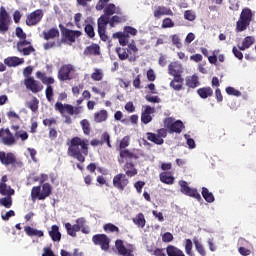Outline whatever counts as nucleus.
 Here are the masks:
<instances>
[{"label":"nucleus","mask_w":256,"mask_h":256,"mask_svg":"<svg viewBox=\"0 0 256 256\" xmlns=\"http://www.w3.org/2000/svg\"><path fill=\"white\" fill-rule=\"evenodd\" d=\"M166 254L168 256H185V252H183V250L173 245H168L166 247Z\"/></svg>","instance_id":"obj_34"},{"label":"nucleus","mask_w":256,"mask_h":256,"mask_svg":"<svg viewBox=\"0 0 256 256\" xmlns=\"http://www.w3.org/2000/svg\"><path fill=\"white\" fill-rule=\"evenodd\" d=\"M80 125L82 127L84 135H91V123L87 119H83L80 121Z\"/></svg>","instance_id":"obj_48"},{"label":"nucleus","mask_w":256,"mask_h":256,"mask_svg":"<svg viewBox=\"0 0 256 256\" xmlns=\"http://www.w3.org/2000/svg\"><path fill=\"white\" fill-rule=\"evenodd\" d=\"M129 145H131V137L124 136L120 140V144H119V147L117 148V151H124V149H127V147H129Z\"/></svg>","instance_id":"obj_47"},{"label":"nucleus","mask_w":256,"mask_h":256,"mask_svg":"<svg viewBox=\"0 0 256 256\" xmlns=\"http://www.w3.org/2000/svg\"><path fill=\"white\" fill-rule=\"evenodd\" d=\"M160 181L165 183V185H173L175 183V177H173L168 172H162L159 174Z\"/></svg>","instance_id":"obj_38"},{"label":"nucleus","mask_w":256,"mask_h":256,"mask_svg":"<svg viewBox=\"0 0 256 256\" xmlns=\"http://www.w3.org/2000/svg\"><path fill=\"white\" fill-rule=\"evenodd\" d=\"M84 31L90 39H93V37H95V28L93 27V25L87 24L84 28Z\"/></svg>","instance_id":"obj_57"},{"label":"nucleus","mask_w":256,"mask_h":256,"mask_svg":"<svg viewBox=\"0 0 256 256\" xmlns=\"http://www.w3.org/2000/svg\"><path fill=\"white\" fill-rule=\"evenodd\" d=\"M185 82L186 86L188 87V91L189 89H197V87L201 85V83L199 82V76H197V74L186 77Z\"/></svg>","instance_id":"obj_24"},{"label":"nucleus","mask_w":256,"mask_h":256,"mask_svg":"<svg viewBox=\"0 0 256 256\" xmlns=\"http://www.w3.org/2000/svg\"><path fill=\"white\" fill-rule=\"evenodd\" d=\"M45 95H46L47 101L51 103V101H53V96H54L53 86H46Z\"/></svg>","instance_id":"obj_58"},{"label":"nucleus","mask_w":256,"mask_h":256,"mask_svg":"<svg viewBox=\"0 0 256 256\" xmlns=\"http://www.w3.org/2000/svg\"><path fill=\"white\" fill-rule=\"evenodd\" d=\"M0 141L3 145H7V147H11V145H15V136L11 133L9 128L0 129Z\"/></svg>","instance_id":"obj_16"},{"label":"nucleus","mask_w":256,"mask_h":256,"mask_svg":"<svg viewBox=\"0 0 256 256\" xmlns=\"http://www.w3.org/2000/svg\"><path fill=\"white\" fill-rule=\"evenodd\" d=\"M31 199L32 201H36L38 199L41 201V186H34L31 190Z\"/></svg>","instance_id":"obj_52"},{"label":"nucleus","mask_w":256,"mask_h":256,"mask_svg":"<svg viewBox=\"0 0 256 256\" xmlns=\"http://www.w3.org/2000/svg\"><path fill=\"white\" fill-rule=\"evenodd\" d=\"M168 75L171 77H183V65L179 62H171L168 65Z\"/></svg>","instance_id":"obj_17"},{"label":"nucleus","mask_w":256,"mask_h":256,"mask_svg":"<svg viewBox=\"0 0 256 256\" xmlns=\"http://www.w3.org/2000/svg\"><path fill=\"white\" fill-rule=\"evenodd\" d=\"M195 249L197 251V253H199V255L201 256H207V251H205V247L203 246V244H201V242L197 239L193 240Z\"/></svg>","instance_id":"obj_51"},{"label":"nucleus","mask_w":256,"mask_h":256,"mask_svg":"<svg viewBox=\"0 0 256 256\" xmlns=\"http://www.w3.org/2000/svg\"><path fill=\"white\" fill-rule=\"evenodd\" d=\"M61 256H83V252H80L79 248H75L71 253H69L67 250H61L60 251Z\"/></svg>","instance_id":"obj_54"},{"label":"nucleus","mask_w":256,"mask_h":256,"mask_svg":"<svg viewBox=\"0 0 256 256\" xmlns=\"http://www.w3.org/2000/svg\"><path fill=\"white\" fill-rule=\"evenodd\" d=\"M124 170L127 177H135V175L138 173L135 164L132 162H126L124 165Z\"/></svg>","instance_id":"obj_36"},{"label":"nucleus","mask_w":256,"mask_h":256,"mask_svg":"<svg viewBox=\"0 0 256 256\" xmlns=\"http://www.w3.org/2000/svg\"><path fill=\"white\" fill-rule=\"evenodd\" d=\"M75 71V67L71 64H65L62 65L58 71V79L59 81H71L73 79V76H71V73Z\"/></svg>","instance_id":"obj_15"},{"label":"nucleus","mask_w":256,"mask_h":256,"mask_svg":"<svg viewBox=\"0 0 256 256\" xmlns=\"http://www.w3.org/2000/svg\"><path fill=\"white\" fill-rule=\"evenodd\" d=\"M55 111H58L60 115H65L67 113L68 115H79L81 113V107H73L71 104H63L61 102H56L54 105Z\"/></svg>","instance_id":"obj_8"},{"label":"nucleus","mask_w":256,"mask_h":256,"mask_svg":"<svg viewBox=\"0 0 256 256\" xmlns=\"http://www.w3.org/2000/svg\"><path fill=\"white\" fill-rule=\"evenodd\" d=\"M59 29L62 33L61 41H50L43 44L44 51H49V49H53L55 47H61L63 43H67L68 45H73L81 35H83V32L79 30H71L67 27H64L63 24H59Z\"/></svg>","instance_id":"obj_2"},{"label":"nucleus","mask_w":256,"mask_h":256,"mask_svg":"<svg viewBox=\"0 0 256 256\" xmlns=\"http://www.w3.org/2000/svg\"><path fill=\"white\" fill-rule=\"evenodd\" d=\"M24 231L28 237H43L44 233L41 230H37L31 226H25Z\"/></svg>","instance_id":"obj_37"},{"label":"nucleus","mask_w":256,"mask_h":256,"mask_svg":"<svg viewBox=\"0 0 256 256\" xmlns=\"http://www.w3.org/2000/svg\"><path fill=\"white\" fill-rule=\"evenodd\" d=\"M197 94L201 99H209V97H213V88L209 86L199 88Z\"/></svg>","instance_id":"obj_31"},{"label":"nucleus","mask_w":256,"mask_h":256,"mask_svg":"<svg viewBox=\"0 0 256 256\" xmlns=\"http://www.w3.org/2000/svg\"><path fill=\"white\" fill-rule=\"evenodd\" d=\"M49 237H51L52 241L59 242L61 241V232H59L58 225H52L51 230L48 231Z\"/></svg>","instance_id":"obj_33"},{"label":"nucleus","mask_w":256,"mask_h":256,"mask_svg":"<svg viewBox=\"0 0 256 256\" xmlns=\"http://www.w3.org/2000/svg\"><path fill=\"white\" fill-rule=\"evenodd\" d=\"M164 127L168 129V133H181L185 129L183 121L176 120L173 117H168L164 120Z\"/></svg>","instance_id":"obj_9"},{"label":"nucleus","mask_w":256,"mask_h":256,"mask_svg":"<svg viewBox=\"0 0 256 256\" xmlns=\"http://www.w3.org/2000/svg\"><path fill=\"white\" fill-rule=\"evenodd\" d=\"M128 54L130 55L129 61H137V53H139V48H137V44H135V41L132 40L130 44H128Z\"/></svg>","instance_id":"obj_28"},{"label":"nucleus","mask_w":256,"mask_h":256,"mask_svg":"<svg viewBox=\"0 0 256 256\" xmlns=\"http://www.w3.org/2000/svg\"><path fill=\"white\" fill-rule=\"evenodd\" d=\"M104 231L109 233H119V227H117L115 224L107 223L103 227Z\"/></svg>","instance_id":"obj_53"},{"label":"nucleus","mask_w":256,"mask_h":256,"mask_svg":"<svg viewBox=\"0 0 256 256\" xmlns=\"http://www.w3.org/2000/svg\"><path fill=\"white\" fill-rule=\"evenodd\" d=\"M163 15H169L170 17H173V10L171 8H167L165 6H159L155 11H154V17L156 19H161Z\"/></svg>","instance_id":"obj_26"},{"label":"nucleus","mask_w":256,"mask_h":256,"mask_svg":"<svg viewBox=\"0 0 256 256\" xmlns=\"http://www.w3.org/2000/svg\"><path fill=\"white\" fill-rule=\"evenodd\" d=\"M65 229L67 233L70 235V237H77L78 231H81L79 229V226H77V224L71 225V223H66Z\"/></svg>","instance_id":"obj_43"},{"label":"nucleus","mask_w":256,"mask_h":256,"mask_svg":"<svg viewBox=\"0 0 256 256\" xmlns=\"http://www.w3.org/2000/svg\"><path fill=\"white\" fill-rule=\"evenodd\" d=\"M226 93L227 95H233L234 97H241V91L231 86L226 87Z\"/></svg>","instance_id":"obj_60"},{"label":"nucleus","mask_w":256,"mask_h":256,"mask_svg":"<svg viewBox=\"0 0 256 256\" xmlns=\"http://www.w3.org/2000/svg\"><path fill=\"white\" fill-rule=\"evenodd\" d=\"M102 10H103L104 14H102L97 20L102 23H107V20L110 17H113V15H121V8L115 6V4H113V3H110V4L106 3V5L104 6V8Z\"/></svg>","instance_id":"obj_7"},{"label":"nucleus","mask_w":256,"mask_h":256,"mask_svg":"<svg viewBox=\"0 0 256 256\" xmlns=\"http://www.w3.org/2000/svg\"><path fill=\"white\" fill-rule=\"evenodd\" d=\"M13 24V19L11 18V14L7 12V9L4 6L0 7V33L5 35L9 28Z\"/></svg>","instance_id":"obj_6"},{"label":"nucleus","mask_w":256,"mask_h":256,"mask_svg":"<svg viewBox=\"0 0 256 256\" xmlns=\"http://www.w3.org/2000/svg\"><path fill=\"white\" fill-rule=\"evenodd\" d=\"M13 195H6V197L0 199V205L6 209H11L13 207Z\"/></svg>","instance_id":"obj_44"},{"label":"nucleus","mask_w":256,"mask_h":256,"mask_svg":"<svg viewBox=\"0 0 256 256\" xmlns=\"http://www.w3.org/2000/svg\"><path fill=\"white\" fill-rule=\"evenodd\" d=\"M202 197L207 203H213L215 201V196H213V193L209 192V189L205 187L202 188Z\"/></svg>","instance_id":"obj_46"},{"label":"nucleus","mask_w":256,"mask_h":256,"mask_svg":"<svg viewBox=\"0 0 256 256\" xmlns=\"http://www.w3.org/2000/svg\"><path fill=\"white\" fill-rule=\"evenodd\" d=\"M153 113H155V108L151 106H146L144 111H142L141 113V122L144 125H149V123L153 121V117L151 116L153 115Z\"/></svg>","instance_id":"obj_20"},{"label":"nucleus","mask_w":256,"mask_h":256,"mask_svg":"<svg viewBox=\"0 0 256 256\" xmlns=\"http://www.w3.org/2000/svg\"><path fill=\"white\" fill-rule=\"evenodd\" d=\"M116 53L120 59V61H125L126 59H130V54L127 49L118 47L116 48Z\"/></svg>","instance_id":"obj_45"},{"label":"nucleus","mask_w":256,"mask_h":256,"mask_svg":"<svg viewBox=\"0 0 256 256\" xmlns=\"http://www.w3.org/2000/svg\"><path fill=\"white\" fill-rule=\"evenodd\" d=\"M107 119H109V113L107 112V110H100V111L94 113L95 123H103Z\"/></svg>","instance_id":"obj_35"},{"label":"nucleus","mask_w":256,"mask_h":256,"mask_svg":"<svg viewBox=\"0 0 256 256\" xmlns=\"http://www.w3.org/2000/svg\"><path fill=\"white\" fill-rule=\"evenodd\" d=\"M15 137L21 139V141H27L29 139V134L24 130H20L16 131Z\"/></svg>","instance_id":"obj_61"},{"label":"nucleus","mask_w":256,"mask_h":256,"mask_svg":"<svg viewBox=\"0 0 256 256\" xmlns=\"http://www.w3.org/2000/svg\"><path fill=\"white\" fill-rule=\"evenodd\" d=\"M251 21H253V11L250 8L242 9L240 17L236 22V33H243V31H247V27L251 25Z\"/></svg>","instance_id":"obj_4"},{"label":"nucleus","mask_w":256,"mask_h":256,"mask_svg":"<svg viewBox=\"0 0 256 256\" xmlns=\"http://www.w3.org/2000/svg\"><path fill=\"white\" fill-rule=\"evenodd\" d=\"M131 159H139V154L135 152H131L129 149H124L119 151V157H118V163L122 165V163H125V160H131Z\"/></svg>","instance_id":"obj_18"},{"label":"nucleus","mask_w":256,"mask_h":256,"mask_svg":"<svg viewBox=\"0 0 256 256\" xmlns=\"http://www.w3.org/2000/svg\"><path fill=\"white\" fill-rule=\"evenodd\" d=\"M42 35H43V39L45 41H48V43L51 41V39H59V29L53 27V28H50L48 29L47 31H43L42 32Z\"/></svg>","instance_id":"obj_23"},{"label":"nucleus","mask_w":256,"mask_h":256,"mask_svg":"<svg viewBox=\"0 0 256 256\" xmlns=\"http://www.w3.org/2000/svg\"><path fill=\"white\" fill-rule=\"evenodd\" d=\"M37 79H40V81L43 83V85H46L47 87H51L55 83V78L53 77H46L45 73L41 71L36 72Z\"/></svg>","instance_id":"obj_29"},{"label":"nucleus","mask_w":256,"mask_h":256,"mask_svg":"<svg viewBox=\"0 0 256 256\" xmlns=\"http://www.w3.org/2000/svg\"><path fill=\"white\" fill-rule=\"evenodd\" d=\"M112 183L113 187L118 189V191H125V187L129 185V178H127L126 174L119 173L113 177Z\"/></svg>","instance_id":"obj_14"},{"label":"nucleus","mask_w":256,"mask_h":256,"mask_svg":"<svg viewBox=\"0 0 256 256\" xmlns=\"http://www.w3.org/2000/svg\"><path fill=\"white\" fill-rule=\"evenodd\" d=\"M219 51L220 50H214L212 52V56L208 57V61L211 63V65H217V55H219Z\"/></svg>","instance_id":"obj_63"},{"label":"nucleus","mask_w":256,"mask_h":256,"mask_svg":"<svg viewBox=\"0 0 256 256\" xmlns=\"http://www.w3.org/2000/svg\"><path fill=\"white\" fill-rule=\"evenodd\" d=\"M148 141H151L152 143H155V145H163L165 143V140L163 138L159 137L158 134L148 132L146 134Z\"/></svg>","instance_id":"obj_41"},{"label":"nucleus","mask_w":256,"mask_h":256,"mask_svg":"<svg viewBox=\"0 0 256 256\" xmlns=\"http://www.w3.org/2000/svg\"><path fill=\"white\" fill-rule=\"evenodd\" d=\"M84 55H101V47L99 44L93 43L85 48Z\"/></svg>","instance_id":"obj_30"},{"label":"nucleus","mask_w":256,"mask_h":256,"mask_svg":"<svg viewBox=\"0 0 256 256\" xmlns=\"http://www.w3.org/2000/svg\"><path fill=\"white\" fill-rule=\"evenodd\" d=\"M124 33L126 35H132V37H135V35H137V29H135L132 26H125L124 27Z\"/></svg>","instance_id":"obj_64"},{"label":"nucleus","mask_w":256,"mask_h":256,"mask_svg":"<svg viewBox=\"0 0 256 256\" xmlns=\"http://www.w3.org/2000/svg\"><path fill=\"white\" fill-rule=\"evenodd\" d=\"M184 249H185V253L188 256H193V241H191V239H185L184 240Z\"/></svg>","instance_id":"obj_50"},{"label":"nucleus","mask_w":256,"mask_h":256,"mask_svg":"<svg viewBox=\"0 0 256 256\" xmlns=\"http://www.w3.org/2000/svg\"><path fill=\"white\" fill-rule=\"evenodd\" d=\"M23 63H25V59L17 56H10L4 59V65H6V67H19V65H23Z\"/></svg>","instance_id":"obj_22"},{"label":"nucleus","mask_w":256,"mask_h":256,"mask_svg":"<svg viewBox=\"0 0 256 256\" xmlns=\"http://www.w3.org/2000/svg\"><path fill=\"white\" fill-rule=\"evenodd\" d=\"M0 195H15V190L7 184H0Z\"/></svg>","instance_id":"obj_49"},{"label":"nucleus","mask_w":256,"mask_h":256,"mask_svg":"<svg viewBox=\"0 0 256 256\" xmlns=\"http://www.w3.org/2000/svg\"><path fill=\"white\" fill-rule=\"evenodd\" d=\"M92 243H94V245H99L102 251H109L111 239H109L107 234H95L92 237Z\"/></svg>","instance_id":"obj_12"},{"label":"nucleus","mask_w":256,"mask_h":256,"mask_svg":"<svg viewBox=\"0 0 256 256\" xmlns=\"http://www.w3.org/2000/svg\"><path fill=\"white\" fill-rule=\"evenodd\" d=\"M129 35H127L125 32H116L113 34V39H118L120 45H122V47L127 46V44L129 43Z\"/></svg>","instance_id":"obj_32"},{"label":"nucleus","mask_w":256,"mask_h":256,"mask_svg":"<svg viewBox=\"0 0 256 256\" xmlns=\"http://www.w3.org/2000/svg\"><path fill=\"white\" fill-rule=\"evenodd\" d=\"M97 25H98V35L101 39V41H109V36H107V23L106 22H101L97 20Z\"/></svg>","instance_id":"obj_25"},{"label":"nucleus","mask_w":256,"mask_h":256,"mask_svg":"<svg viewBox=\"0 0 256 256\" xmlns=\"http://www.w3.org/2000/svg\"><path fill=\"white\" fill-rule=\"evenodd\" d=\"M171 27H175V22L171 18H165L162 22V28L169 29Z\"/></svg>","instance_id":"obj_62"},{"label":"nucleus","mask_w":256,"mask_h":256,"mask_svg":"<svg viewBox=\"0 0 256 256\" xmlns=\"http://www.w3.org/2000/svg\"><path fill=\"white\" fill-rule=\"evenodd\" d=\"M253 43H255V38L252 36H246L243 39L241 46H239L240 51H246V49H249Z\"/></svg>","instance_id":"obj_42"},{"label":"nucleus","mask_w":256,"mask_h":256,"mask_svg":"<svg viewBox=\"0 0 256 256\" xmlns=\"http://www.w3.org/2000/svg\"><path fill=\"white\" fill-rule=\"evenodd\" d=\"M179 185L181 187L180 191L181 193H183V195L193 197L194 199H197V201H203V198L201 197V194H199L197 189L189 187V184H187L186 181H180Z\"/></svg>","instance_id":"obj_11"},{"label":"nucleus","mask_w":256,"mask_h":256,"mask_svg":"<svg viewBox=\"0 0 256 256\" xmlns=\"http://www.w3.org/2000/svg\"><path fill=\"white\" fill-rule=\"evenodd\" d=\"M24 85L28 91L31 93H41L43 91V84L34 77H28L24 79Z\"/></svg>","instance_id":"obj_13"},{"label":"nucleus","mask_w":256,"mask_h":256,"mask_svg":"<svg viewBox=\"0 0 256 256\" xmlns=\"http://www.w3.org/2000/svg\"><path fill=\"white\" fill-rule=\"evenodd\" d=\"M68 145V157H72V159H76L79 163H83L87 155H89V140L83 139L79 136L73 137Z\"/></svg>","instance_id":"obj_1"},{"label":"nucleus","mask_w":256,"mask_h":256,"mask_svg":"<svg viewBox=\"0 0 256 256\" xmlns=\"http://www.w3.org/2000/svg\"><path fill=\"white\" fill-rule=\"evenodd\" d=\"M53 191V188H51V184L49 183H44L42 185V192L40 195V201H45V199H47V197H49V195H51Z\"/></svg>","instance_id":"obj_39"},{"label":"nucleus","mask_w":256,"mask_h":256,"mask_svg":"<svg viewBox=\"0 0 256 256\" xmlns=\"http://www.w3.org/2000/svg\"><path fill=\"white\" fill-rule=\"evenodd\" d=\"M0 163L5 165V167H9L10 165L14 168L23 167V162L21 160H17V156L15 153L5 151H0Z\"/></svg>","instance_id":"obj_5"},{"label":"nucleus","mask_w":256,"mask_h":256,"mask_svg":"<svg viewBox=\"0 0 256 256\" xmlns=\"http://www.w3.org/2000/svg\"><path fill=\"white\" fill-rule=\"evenodd\" d=\"M45 12L42 9H36L30 14L26 16V25L28 27H35V25H39L43 20Z\"/></svg>","instance_id":"obj_10"},{"label":"nucleus","mask_w":256,"mask_h":256,"mask_svg":"<svg viewBox=\"0 0 256 256\" xmlns=\"http://www.w3.org/2000/svg\"><path fill=\"white\" fill-rule=\"evenodd\" d=\"M134 225H137L140 227V229H143L147 223V220H145V215L143 213H138L135 218L132 219Z\"/></svg>","instance_id":"obj_40"},{"label":"nucleus","mask_w":256,"mask_h":256,"mask_svg":"<svg viewBox=\"0 0 256 256\" xmlns=\"http://www.w3.org/2000/svg\"><path fill=\"white\" fill-rule=\"evenodd\" d=\"M91 79L93 81H102L103 80V72L100 69H95L94 72L91 74Z\"/></svg>","instance_id":"obj_56"},{"label":"nucleus","mask_w":256,"mask_h":256,"mask_svg":"<svg viewBox=\"0 0 256 256\" xmlns=\"http://www.w3.org/2000/svg\"><path fill=\"white\" fill-rule=\"evenodd\" d=\"M15 35L20 39L16 44L18 53H21L25 57L31 55V53H35V48L31 45V41L27 40V33L23 31V28L16 27Z\"/></svg>","instance_id":"obj_3"},{"label":"nucleus","mask_w":256,"mask_h":256,"mask_svg":"<svg viewBox=\"0 0 256 256\" xmlns=\"http://www.w3.org/2000/svg\"><path fill=\"white\" fill-rule=\"evenodd\" d=\"M28 107L33 113H36V111L39 109V99L34 97L30 102H28Z\"/></svg>","instance_id":"obj_55"},{"label":"nucleus","mask_w":256,"mask_h":256,"mask_svg":"<svg viewBox=\"0 0 256 256\" xmlns=\"http://www.w3.org/2000/svg\"><path fill=\"white\" fill-rule=\"evenodd\" d=\"M184 19H186V21H195V19H197V16L195 15V12H193V10H186L184 12Z\"/></svg>","instance_id":"obj_59"},{"label":"nucleus","mask_w":256,"mask_h":256,"mask_svg":"<svg viewBox=\"0 0 256 256\" xmlns=\"http://www.w3.org/2000/svg\"><path fill=\"white\" fill-rule=\"evenodd\" d=\"M115 247L118 251V255L121 256H135L133 254V249L125 247V244H123V240L117 239L115 241Z\"/></svg>","instance_id":"obj_19"},{"label":"nucleus","mask_w":256,"mask_h":256,"mask_svg":"<svg viewBox=\"0 0 256 256\" xmlns=\"http://www.w3.org/2000/svg\"><path fill=\"white\" fill-rule=\"evenodd\" d=\"M184 81H185V79L183 78V76H176L171 80L170 87L174 91H181V90H183Z\"/></svg>","instance_id":"obj_27"},{"label":"nucleus","mask_w":256,"mask_h":256,"mask_svg":"<svg viewBox=\"0 0 256 256\" xmlns=\"http://www.w3.org/2000/svg\"><path fill=\"white\" fill-rule=\"evenodd\" d=\"M127 21V16L123 15V12L120 10V14H116L107 19V25L113 28L115 25H119V23H125Z\"/></svg>","instance_id":"obj_21"}]
</instances>
